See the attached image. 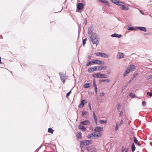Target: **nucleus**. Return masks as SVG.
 <instances>
[{
  "instance_id": "1",
  "label": "nucleus",
  "mask_w": 152,
  "mask_h": 152,
  "mask_svg": "<svg viewBox=\"0 0 152 152\" xmlns=\"http://www.w3.org/2000/svg\"><path fill=\"white\" fill-rule=\"evenodd\" d=\"M88 31L89 36L90 37L89 39L93 44L95 45V46L96 47L99 42V39L97 34L94 32H92L93 29L92 28H89Z\"/></svg>"
},
{
  "instance_id": "2",
  "label": "nucleus",
  "mask_w": 152,
  "mask_h": 152,
  "mask_svg": "<svg viewBox=\"0 0 152 152\" xmlns=\"http://www.w3.org/2000/svg\"><path fill=\"white\" fill-rule=\"evenodd\" d=\"M112 2L117 6H120V9L123 10L127 11L129 10V7L125 5L124 3L122 1L118 0H110Z\"/></svg>"
},
{
  "instance_id": "3",
  "label": "nucleus",
  "mask_w": 152,
  "mask_h": 152,
  "mask_svg": "<svg viewBox=\"0 0 152 152\" xmlns=\"http://www.w3.org/2000/svg\"><path fill=\"white\" fill-rule=\"evenodd\" d=\"M102 135V133L101 132H94L88 135V137L89 139H94L101 137Z\"/></svg>"
},
{
  "instance_id": "4",
  "label": "nucleus",
  "mask_w": 152,
  "mask_h": 152,
  "mask_svg": "<svg viewBox=\"0 0 152 152\" xmlns=\"http://www.w3.org/2000/svg\"><path fill=\"white\" fill-rule=\"evenodd\" d=\"M92 75L94 77L99 78L106 79L108 77V76L107 75L101 73H96L92 74Z\"/></svg>"
},
{
  "instance_id": "5",
  "label": "nucleus",
  "mask_w": 152,
  "mask_h": 152,
  "mask_svg": "<svg viewBox=\"0 0 152 152\" xmlns=\"http://www.w3.org/2000/svg\"><path fill=\"white\" fill-rule=\"evenodd\" d=\"M92 65H104L105 64V62L104 61L98 59H93L92 60Z\"/></svg>"
},
{
  "instance_id": "6",
  "label": "nucleus",
  "mask_w": 152,
  "mask_h": 152,
  "mask_svg": "<svg viewBox=\"0 0 152 152\" xmlns=\"http://www.w3.org/2000/svg\"><path fill=\"white\" fill-rule=\"evenodd\" d=\"M91 143V142L90 140H85L82 141L80 143V146L82 151H83V149L82 148V147L83 145H88Z\"/></svg>"
},
{
  "instance_id": "7",
  "label": "nucleus",
  "mask_w": 152,
  "mask_h": 152,
  "mask_svg": "<svg viewBox=\"0 0 152 152\" xmlns=\"http://www.w3.org/2000/svg\"><path fill=\"white\" fill-rule=\"evenodd\" d=\"M97 1L100 3L105 4V5L109 7L111 6L109 2L107 0H97Z\"/></svg>"
},
{
  "instance_id": "8",
  "label": "nucleus",
  "mask_w": 152,
  "mask_h": 152,
  "mask_svg": "<svg viewBox=\"0 0 152 152\" xmlns=\"http://www.w3.org/2000/svg\"><path fill=\"white\" fill-rule=\"evenodd\" d=\"M103 130V128L101 126H98L96 127L94 129L95 133L101 132Z\"/></svg>"
},
{
  "instance_id": "9",
  "label": "nucleus",
  "mask_w": 152,
  "mask_h": 152,
  "mask_svg": "<svg viewBox=\"0 0 152 152\" xmlns=\"http://www.w3.org/2000/svg\"><path fill=\"white\" fill-rule=\"evenodd\" d=\"M97 71H102L106 69L107 66H106L101 65L96 66Z\"/></svg>"
},
{
  "instance_id": "10",
  "label": "nucleus",
  "mask_w": 152,
  "mask_h": 152,
  "mask_svg": "<svg viewBox=\"0 0 152 152\" xmlns=\"http://www.w3.org/2000/svg\"><path fill=\"white\" fill-rule=\"evenodd\" d=\"M96 66H95L90 67L88 69V71L89 73H92L93 72L97 71Z\"/></svg>"
},
{
  "instance_id": "11",
  "label": "nucleus",
  "mask_w": 152,
  "mask_h": 152,
  "mask_svg": "<svg viewBox=\"0 0 152 152\" xmlns=\"http://www.w3.org/2000/svg\"><path fill=\"white\" fill-rule=\"evenodd\" d=\"M124 54L122 52H118L117 54V58L118 59H121L124 58Z\"/></svg>"
},
{
  "instance_id": "12",
  "label": "nucleus",
  "mask_w": 152,
  "mask_h": 152,
  "mask_svg": "<svg viewBox=\"0 0 152 152\" xmlns=\"http://www.w3.org/2000/svg\"><path fill=\"white\" fill-rule=\"evenodd\" d=\"M112 37H117L118 38H121L122 37V35L121 34H118L116 33H115L111 35Z\"/></svg>"
},
{
  "instance_id": "13",
  "label": "nucleus",
  "mask_w": 152,
  "mask_h": 152,
  "mask_svg": "<svg viewBox=\"0 0 152 152\" xmlns=\"http://www.w3.org/2000/svg\"><path fill=\"white\" fill-rule=\"evenodd\" d=\"M87 103V102L85 100H82L79 105V107L80 108H82L83 107L85 104Z\"/></svg>"
},
{
  "instance_id": "14",
  "label": "nucleus",
  "mask_w": 152,
  "mask_h": 152,
  "mask_svg": "<svg viewBox=\"0 0 152 152\" xmlns=\"http://www.w3.org/2000/svg\"><path fill=\"white\" fill-rule=\"evenodd\" d=\"M80 125L83 124L84 125H88L90 124V122L88 120H85L80 122Z\"/></svg>"
},
{
  "instance_id": "15",
  "label": "nucleus",
  "mask_w": 152,
  "mask_h": 152,
  "mask_svg": "<svg viewBox=\"0 0 152 152\" xmlns=\"http://www.w3.org/2000/svg\"><path fill=\"white\" fill-rule=\"evenodd\" d=\"M59 74L60 75L61 80L62 81V82L64 83V82L65 78L64 74L63 73L61 72L59 73Z\"/></svg>"
},
{
  "instance_id": "16",
  "label": "nucleus",
  "mask_w": 152,
  "mask_h": 152,
  "mask_svg": "<svg viewBox=\"0 0 152 152\" xmlns=\"http://www.w3.org/2000/svg\"><path fill=\"white\" fill-rule=\"evenodd\" d=\"M128 68L131 71H133L135 69V66L133 65H129Z\"/></svg>"
},
{
  "instance_id": "17",
  "label": "nucleus",
  "mask_w": 152,
  "mask_h": 152,
  "mask_svg": "<svg viewBox=\"0 0 152 152\" xmlns=\"http://www.w3.org/2000/svg\"><path fill=\"white\" fill-rule=\"evenodd\" d=\"M77 9L80 10L83 9V5L81 3H79L77 6Z\"/></svg>"
},
{
  "instance_id": "18",
  "label": "nucleus",
  "mask_w": 152,
  "mask_h": 152,
  "mask_svg": "<svg viewBox=\"0 0 152 152\" xmlns=\"http://www.w3.org/2000/svg\"><path fill=\"white\" fill-rule=\"evenodd\" d=\"M78 128L83 132H85L86 130V128L83 126L81 125H80L79 126Z\"/></svg>"
},
{
  "instance_id": "19",
  "label": "nucleus",
  "mask_w": 152,
  "mask_h": 152,
  "mask_svg": "<svg viewBox=\"0 0 152 152\" xmlns=\"http://www.w3.org/2000/svg\"><path fill=\"white\" fill-rule=\"evenodd\" d=\"M131 71L127 67L125 72L123 74V76L124 77L126 76L127 75V74H129Z\"/></svg>"
},
{
  "instance_id": "20",
  "label": "nucleus",
  "mask_w": 152,
  "mask_h": 152,
  "mask_svg": "<svg viewBox=\"0 0 152 152\" xmlns=\"http://www.w3.org/2000/svg\"><path fill=\"white\" fill-rule=\"evenodd\" d=\"M93 86L95 88V92L96 94L97 93V88L96 85V82H95L94 80H93Z\"/></svg>"
},
{
  "instance_id": "21",
  "label": "nucleus",
  "mask_w": 152,
  "mask_h": 152,
  "mask_svg": "<svg viewBox=\"0 0 152 152\" xmlns=\"http://www.w3.org/2000/svg\"><path fill=\"white\" fill-rule=\"evenodd\" d=\"M137 28H138L140 30L142 31H143L145 32L146 31V28L143 27H136Z\"/></svg>"
},
{
  "instance_id": "22",
  "label": "nucleus",
  "mask_w": 152,
  "mask_h": 152,
  "mask_svg": "<svg viewBox=\"0 0 152 152\" xmlns=\"http://www.w3.org/2000/svg\"><path fill=\"white\" fill-rule=\"evenodd\" d=\"M87 149L91 152H96V149L94 148H91L90 147H88Z\"/></svg>"
},
{
  "instance_id": "23",
  "label": "nucleus",
  "mask_w": 152,
  "mask_h": 152,
  "mask_svg": "<svg viewBox=\"0 0 152 152\" xmlns=\"http://www.w3.org/2000/svg\"><path fill=\"white\" fill-rule=\"evenodd\" d=\"M101 57L104 58H108L109 55L106 53H102Z\"/></svg>"
},
{
  "instance_id": "24",
  "label": "nucleus",
  "mask_w": 152,
  "mask_h": 152,
  "mask_svg": "<svg viewBox=\"0 0 152 152\" xmlns=\"http://www.w3.org/2000/svg\"><path fill=\"white\" fill-rule=\"evenodd\" d=\"M82 115L85 117H87L88 115V112L85 111H82Z\"/></svg>"
},
{
  "instance_id": "25",
  "label": "nucleus",
  "mask_w": 152,
  "mask_h": 152,
  "mask_svg": "<svg viewBox=\"0 0 152 152\" xmlns=\"http://www.w3.org/2000/svg\"><path fill=\"white\" fill-rule=\"evenodd\" d=\"M107 121L105 120H100L99 122L100 124H106L107 123Z\"/></svg>"
},
{
  "instance_id": "26",
  "label": "nucleus",
  "mask_w": 152,
  "mask_h": 152,
  "mask_svg": "<svg viewBox=\"0 0 152 152\" xmlns=\"http://www.w3.org/2000/svg\"><path fill=\"white\" fill-rule=\"evenodd\" d=\"M102 53L98 52L94 53V55L96 56L101 57Z\"/></svg>"
},
{
  "instance_id": "27",
  "label": "nucleus",
  "mask_w": 152,
  "mask_h": 152,
  "mask_svg": "<svg viewBox=\"0 0 152 152\" xmlns=\"http://www.w3.org/2000/svg\"><path fill=\"white\" fill-rule=\"evenodd\" d=\"M135 148H135V145L134 143H133L132 144V152H134V151L135 150Z\"/></svg>"
},
{
  "instance_id": "28",
  "label": "nucleus",
  "mask_w": 152,
  "mask_h": 152,
  "mask_svg": "<svg viewBox=\"0 0 152 152\" xmlns=\"http://www.w3.org/2000/svg\"><path fill=\"white\" fill-rule=\"evenodd\" d=\"M77 137L78 138L80 139L81 138V134L80 133H78L76 135Z\"/></svg>"
},
{
  "instance_id": "29",
  "label": "nucleus",
  "mask_w": 152,
  "mask_h": 152,
  "mask_svg": "<svg viewBox=\"0 0 152 152\" xmlns=\"http://www.w3.org/2000/svg\"><path fill=\"white\" fill-rule=\"evenodd\" d=\"M134 142L138 145H139V144L138 141L137 140V139L136 138H134Z\"/></svg>"
},
{
  "instance_id": "30",
  "label": "nucleus",
  "mask_w": 152,
  "mask_h": 152,
  "mask_svg": "<svg viewBox=\"0 0 152 152\" xmlns=\"http://www.w3.org/2000/svg\"><path fill=\"white\" fill-rule=\"evenodd\" d=\"M89 83H86L84 85V87L85 88H87L89 87Z\"/></svg>"
},
{
  "instance_id": "31",
  "label": "nucleus",
  "mask_w": 152,
  "mask_h": 152,
  "mask_svg": "<svg viewBox=\"0 0 152 152\" xmlns=\"http://www.w3.org/2000/svg\"><path fill=\"white\" fill-rule=\"evenodd\" d=\"M53 130L51 128H49L48 129V132L51 133H53Z\"/></svg>"
},
{
  "instance_id": "32",
  "label": "nucleus",
  "mask_w": 152,
  "mask_h": 152,
  "mask_svg": "<svg viewBox=\"0 0 152 152\" xmlns=\"http://www.w3.org/2000/svg\"><path fill=\"white\" fill-rule=\"evenodd\" d=\"M129 95L132 98H134L135 97V94L133 93H130L129 94Z\"/></svg>"
},
{
  "instance_id": "33",
  "label": "nucleus",
  "mask_w": 152,
  "mask_h": 152,
  "mask_svg": "<svg viewBox=\"0 0 152 152\" xmlns=\"http://www.w3.org/2000/svg\"><path fill=\"white\" fill-rule=\"evenodd\" d=\"M136 28H134L133 27H129V28L127 29L128 30H133L136 29Z\"/></svg>"
},
{
  "instance_id": "34",
  "label": "nucleus",
  "mask_w": 152,
  "mask_h": 152,
  "mask_svg": "<svg viewBox=\"0 0 152 152\" xmlns=\"http://www.w3.org/2000/svg\"><path fill=\"white\" fill-rule=\"evenodd\" d=\"M94 120L95 122V123L96 124H97V119L96 118V116H94Z\"/></svg>"
},
{
  "instance_id": "35",
  "label": "nucleus",
  "mask_w": 152,
  "mask_h": 152,
  "mask_svg": "<svg viewBox=\"0 0 152 152\" xmlns=\"http://www.w3.org/2000/svg\"><path fill=\"white\" fill-rule=\"evenodd\" d=\"M123 111H121L119 114V116L120 117H122L123 115Z\"/></svg>"
},
{
  "instance_id": "36",
  "label": "nucleus",
  "mask_w": 152,
  "mask_h": 152,
  "mask_svg": "<svg viewBox=\"0 0 152 152\" xmlns=\"http://www.w3.org/2000/svg\"><path fill=\"white\" fill-rule=\"evenodd\" d=\"M89 65H92V61L87 63L86 65L88 66Z\"/></svg>"
},
{
  "instance_id": "37",
  "label": "nucleus",
  "mask_w": 152,
  "mask_h": 152,
  "mask_svg": "<svg viewBox=\"0 0 152 152\" xmlns=\"http://www.w3.org/2000/svg\"><path fill=\"white\" fill-rule=\"evenodd\" d=\"M119 128V126L118 125H116L115 126V131L117 130Z\"/></svg>"
},
{
  "instance_id": "38",
  "label": "nucleus",
  "mask_w": 152,
  "mask_h": 152,
  "mask_svg": "<svg viewBox=\"0 0 152 152\" xmlns=\"http://www.w3.org/2000/svg\"><path fill=\"white\" fill-rule=\"evenodd\" d=\"M105 82L107 83H109L110 82V80L109 79H105Z\"/></svg>"
},
{
  "instance_id": "39",
  "label": "nucleus",
  "mask_w": 152,
  "mask_h": 152,
  "mask_svg": "<svg viewBox=\"0 0 152 152\" xmlns=\"http://www.w3.org/2000/svg\"><path fill=\"white\" fill-rule=\"evenodd\" d=\"M100 96H104L105 95V93H104L102 92L100 93Z\"/></svg>"
},
{
  "instance_id": "40",
  "label": "nucleus",
  "mask_w": 152,
  "mask_h": 152,
  "mask_svg": "<svg viewBox=\"0 0 152 152\" xmlns=\"http://www.w3.org/2000/svg\"><path fill=\"white\" fill-rule=\"evenodd\" d=\"M124 124V121L123 120H122L120 123V125H122Z\"/></svg>"
},
{
  "instance_id": "41",
  "label": "nucleus",
  "mask_w": 152,
  "mask_h": 152,
  "mask_svg": "<svg viewBox=\"0 0 152 152\" xmlns=\"http://www.w3.org/2000/svg\"><path fill=\"white\" fill-rule=\"evenodd\" d=\"M125 147H122V152H124V151L125 150Z\"/></svg>"
},
{
  "instance_id": "42",
  "label": "nucleus",
  "mask_w": 152,
  "mask_h": 152,
  "mask_svg": "<svg viewBox=\"0 0 152 152\" xmlns=\"http://www.w3.org/2000/svg\"><path fill=\"white\" fill-rule=\"evenodd\" d=\"M147 94H149L150 96H152V93H151L148 92H147Z\"/></svg>"
},
{
  "instance_id": "43",
  "label": "nucleus",
  "mask_w": 152,
  "mask_h": 152,
  "mask_svg": "<svg viewBox=\"0 0 152 152\" xmlns=\"http://www.w3.org/2000/svg\"><path fill=\"white\" fill-rule=\"evenodd\" d=\"M71 93V91H70L69 92L67 93L66 95V97H67L68 96H69V95Z\"/></svg>"
},
{
  "instance_id": "44",
  "label": "nucleus",
  "mask_w": 152,
  "mask_h": 152,
  "mask_svg": "<svg viewBox=\"0 0 152 152\" xmlns=\"http://www.w3.org/2000/svg\"><path fill=\"white\" fill-rule=\"evenodd\" d=\"M85 43H86L85 41V40H83V45L84 46H85Z\"/></svg>"
},
{
  "instance_id": "45",
  "label": "nucleus",
  "mask_w": 152,
  "mask_h": 152,
  "mask_svg": "<svg viewBox=\"0 0 152 152\" xmlns=\"http://www.w3.org/2000/svg\"><path fill=\"white\" fill-rule=\"evenodd\" d=\"M146 103L145 102V101H143V102H142V105H143V106H145V105H146Z\"/></svg>"
},
{
  "instance_id": "46",
  "label": "nucleus",
  "mask_w": 152,
  "mask_h": 152,
  "mask_svg": "<svg viewBox=\"0 0 152 152\" xmlns=\"http://www.w3.org/2000/svg\"><path fill=\"white\" fill-rule=\"evenodd\" d=\"M99 81H101V82H105V79L104 80H99Z\"/></svg>"
},
{
  "instance_id": "47",
  "label": "nucleus",
  "mask_w": 152,
  "mask_h": 152,
  "mask_svg": "<svg viewBox=\"0 0 152 152\" xmlns=\"http://www.w3.org/2000/svg\"><path fill=\"white\" fill-rule=\"evenodd\" d=\"M91 58V56H88V58L89 59H90Z\"/></svg>"
},
{
  "instance_id": "48",
  "label": "nucleus",
  "mask_w": 152,
  "mask_h": 152,
  "mask_svg": "<svg viewBox=\"0 0 152 152\" xmlns=\"http://www.w3.org/2000/svg\"><path fill=\"white\" fill-rule=\"evenodd\" d=\"M93 115H94V116H96L95 112H94Z\"/></svg>"
},
{
  "instance_id": "49",
  "label": "nucleus",
  "mask_w": 152,
  "mask_h": 152,
  "mask_svg": "<svg viewBox=\"0 0 152 152\" xmlns=\"http://www.w3.org/2000/svg\"><path fill=\"white\" fill-rule=\"evenodd\" d=\"M107 72V74H109L110 73V71H108Z\"/></svg>"
},
{
  "instance_id": "50",
  "label": "nucleus",
  "mask_w": 152,
  "mask_h": 152,
  "mask_svg": "<svg viewBox=\"0 0 152 152\" xmlns=\"http://www.w3.org/2000/svg\"><path fill=\"white\" fill-rule=\"evenodd\" d=\"M140 12L142 14H143V13L142 12V11L141 10H140Z\"/></svg>"
},
{
  "instance_id": "51",
  "label": "nucleus",
  "mask_w": 152,
  "mask_h": 152,
  "mask_svg": "<svg viewBox=\"0 0 152 152\" xmlns=\"http://www.w3.org/2000/svg\"><path fill=\"white\" fill-rule=\"evenodd\" d=\"M87 40V38H86L85 39H84L83 40H85V41L86 42V40Z\"/></svg>"
},
{
  "instance_id": "52",
  "label": "nucleus",
  "mask_w": 152,
  "mask_h": 152,
  "mask_svg": "<svg viewBox=\"0 0 152 152\" xmlns=\"http://www.w3.org/2000/svg\"><path fill=\"white\" fill-rule=\"evenodd\" d=\"M128 150L127 149H126L125 151V152H128Z\"/></svg>"
},
{
  "instance_id": "53",
  "label": "nucleus",
  "mask_w": 152,
  "mask_h": 152,
  "mask_svg": "<svg viewBox=\"0 0 152 152\" xmlns=\"http://www.w3.org/2000/svg\"><path fill=\"white\" fill-rule=\"evenodd\" d=\"M151 77H152V76H151Z\"/></svg>"
}]
</instances>
